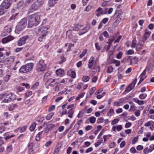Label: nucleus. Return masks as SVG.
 <instances>
[{
  "instance_id": "nucleus-1",
  "label": "nucleus",
  "mask_w": 154,
  "mask_h": 154,
  "mask_svg": "<svg viewBox=\"0 0 154 154\" xmlns=\"http://www.w3.org/2000/svg\"><path fill=\"white\" fill-rule=\"evenodd\" d=\"M45 0H36L30 7L28 13H32L37 11L43 5Z\"/></svg>"
},
{
  "instance_id": "nucleus-2",
  "label": "nucleus",
  "mask_w": 154,
  "mask_h": 154,
  "mask_svg": "<svg viewBox=\"0 0 154 154\" xmlns=\"http://www.w3.org/2000/svg\"><path fill=\"white\" fill-rule=\"evenodd\" d=\"M40 20L39 16L37 13L31 15L29 18L28 27H32L33 26H36L39 23Z\"/></svg>"
},
{
  "instance_id": "nucleus-3",
  "label": "nucleus",
  "mask_w": 154,
  "mask_h": 154,
  "mask_svg": "<svg viewBox=\"0 0 154 154\" xmlns=\"http://www.w3.org/2000/svg\"><path fill=\"white\" fill-rule=\"evenodd\" d=\"M49 26H41L39 28H37L35 29V32L37 34L41 35L38 39V41L41 42L44 37L46 35L48 31L47 30L49 28Z\"/></svg>"
},
{
  "instance_id": "nucleus-4",
  "label": "nucleus",
  "mask_w": 154,
  "mask_h": 154,
  "mask_svg": "<svg viewBox=\"0 0 154 154\" xmlns=\"http://www.w3.org/2000/svg\"><path fill=\"white\" fill-rule=\"evenodd\" d=\"M2 97V102L4 103H8L16 99L15 95L12 93L6 94L2 95H0V98Z\"/></svg>"
},
{
  "instance_id": "nucleus-5",
  "label": "nucleus",
  "mask_w": 154,
  "mask_h": 154,
  "mask_svg": "<svg viewBox=\"0 0 154 154\" xmlns=\"http://www.w3.org/2000/svg\"><path fill=\"white\" fill-rule=\"evenodd\" d=\"M33 66L32 63H30L22 66L19 69V72L21 73H26L31 71Z\"/></svg>"
},
{
  "instance_id": "nucleus-6",
  "label": "nucleus",
  "mask_w": 154,
  "mask_h": 154,
  "mask_svg": "<svg viewBox=\"0 0 154 154\" xmlns=\"http://www.w3.org/2000/svg\"><path fill=\"white\" fill-rule=\"evenodd\" d=\"M27 25V20L26 18H24L21 20L16 26V30L21 31L23 30Z\"/></svg>"
},
{
  "instance_id": "nucleus-7",
  "label": "nucleus",
  "mask_w": 154,
  "mask_h": 154,
  "mask_svg": "<svg viewBox=\"0 0 154 154\" xmlns=\"http://www.w3.org/2000/svg\"><path fill=\"white\" fill-rule=\"evenodd\" d=\"M46 67L44 61L43 60H40L36 66V70L38 72L44 71Z\"/></svg>"
},
{
  "instance_id": "nucleus-8",
  "label": "nucleus",
  "mask_w": 154,
  "mask_h": 154,
  "mask_svg": "<svg viewBox=\"0 0 154 154\" xmlns=\"http://www.w3.org/2000/svg\"><path fill=\"white\" fill-rule=\"evenodd\" d=\"M29 40V36L25 35L20 38L18 40L17 44L19 46H21L25 44Z\"/></svg>"
},
{
  "instance_id": "nucleus-9",
  "label": "nucleus",
  "mask_w": 154,
  "mask_h": 154,
  "mask_svg": "<svg viewBox=\"0 0 154 154\" xmlns=\"http://www.w3.org/2000/svg\"><path fill=\"white\" fill-rule=\"evenodd\" d=\"M12 2V1L10 0H4L1 5L8 9L11 5Z\"/></svg>"
},
{
  "instance_id": "nucleus-10",
  "label": "nucleus",
  "mask_w": 154,
  "mask_h": 154,
  "mask_svg": "<svg viewBox=\"0 0 154 154\" xmlns=\"http://www.w3.org/2000/svg\"><path fill=\"white\" fill-rule=\"evenodd\" d=\"M56 74L57 76L62 77L64 75V71L62 69H59L56 71Z\"/></svg>"
},
{
  "instance_id": "nucleus-11",
  "label": "nucleus",
  "mask_w": 154,
  "mask_h": 154,
  "mask_svg": "<svg viewBox=\"0 0 154 154\" xmlns=\"http://www.w3.org/2000/svg\"><path fill=\"white\" fill-rule=\"evenodd\" d=\"M94 63V58L91 57L89 59L88 65L89 68L92 69Z\"/></svg>"
},
{
  "instance_id": "nucleus-12",
  "label": "nucleus",
  "mask_w": 154,
  "mask_h": 154,
  "mask_svg": "<svg viewBox=\"0 0 154 154\" xmlns=\"http://www.w3.org/2000/svg\"><path fill=\"white\" fill-rule=\"evenodd\" d=\"M12 28L11 26H6L4 28L3 33L6 34L10 33L11 31Z\"/></svg>"
},
{
  "instance_id": "nucleus-13",
  "label": "nucleus",
  "mask_w": 154,
  "mask_h": 154,
  "mask_svg": "<svg viewBox=\"0 0 154 154\" xmlns=\"http://www.w3.org/2000/svg\"><path fill=\"white\" fill-rule=\"evenodd\" d=\"M122 126L121 125H119L117 126H113L112 129V130L115 132L116 131V129L118 131H121L122 129Z\"/></svg>"
},
{
  "instance_id": "nucleus-14",
  "label": "nucleus",
  "mask_w": 154,
  "mask_h": 154,
  "mask_svg": "<svg viewBox=\"0 0 154 154\" xmlns=\"http://www.w3.org/2000/svg\"><path fill=\"white\" fill-rule=\"evenodd\" d=\"M146 73V70L145 69L143 70L142 73L140 75V80L139 83L142 82L145 78V75Z\"/></svg>"
},
{
  "instance_id": "nucleus-15",
  "label": "nucleus",
  "mask_w": 154,
  "mask_h": 154,
  "mask_svg": "<svg viewBox=\"0 0 154 154\" xmlns=\"http://www.w3.org/2000/svg\"><path fill=\"white\" fill-rule=\"evenodd\" d=\"M144 43V42L140 41L139 43L137 44V51H139L140 49H142V47Z\"/></svg>"
},
{
  "instance_id": "nucleus-16",
  "label": "nucleus",
  "mask_w": 154,
  "mask_h": 154,
  "mask_svg": "<svg viewBox=\"0 0 154 154\" xmlns=\"http://www.w3.org/2000/svg\"><path fill=\"white\" fill-rule=\"evenodd\" d=\"M138 61V58L136 57H134L131 60L130 63L131 64H135L137 63Z\"/></svg>"
},
{
  "instance_id": "nucleus-17",
  "label": "nucleus",
  "mask_w": 154,
  "mask_h": 154,
  "mask_svg": "<svg viewBox=\"0 0 154 154\" xmlns=\"http://www.w3.org/2000/svg\"><path fill=\"white\" fill-rule=\"evenodd\" d=\"M88 31V30L86 27L83 28L82 27L79 33V35H82L86 32Z\"/></svg>"
},
{
  "instance_id": "nucleus-18",
  "label": "nucleus",
  "mask_w": 154,
  "mask_h": 154,
  "mask_svg": "<svg viewBox=\"0 0 154 154\" xmlns=\"http://www.w3.org/2000/svg\"><path fill=\"white\" fill-rule=\"evenodd\" d=\"M4 50V48H0V61L4 60L5 56L4 55L2 51Z\"/></svg>"
},
{
  "instance_id": "nucleus-19",
  "label": "nucleus",
  "mask_w": 154,
  "mask_h": 154,
  "mask_svg": "<svg viewBox=\"0 0 154 154\" xmlns=\"http://www.w3.org/2000/svg\"><path fill=\"white\" fill-rule=\"evenodd\" d=\"M2 5L0 6V16L3 14L4 13L7 11V10Z\"/></svg>"
},
{
  "instance_id": "nucleus-20",
  "label": "nucleus",
  "mask_w": 154,
  "mask_h": 154,
  "mask_svg": "<svg viewBox=\"0 0 154 154\" xmlns=\"http://www.w3.org/2000/svg\"><path fill=\"white\" fill-rule=\"evenodd\" d=\"M83 27V26L82 25H76L74 28L73 29V30L77 31L79 30H81L82 28Z\"/></svg>"
},
{
  "instance_id": "nucleus-21",
  "label": "nucleus",
  "mask_w": 154,
  "mask_h": 154,
  "mask_svg": "<svg viewBox=\"0 0 154 154\" xmlns=\"http://www.w3.org/2000/svg\"><path fill=\"white\" fill-rule=\"evenodd\" d=\"M20 66V62L18 61L16 63L14 67L12 68L11 69L14 70H16L17 69L18 67H19Z\"/></svg>"
},
{
  "instance_id": "nucleus-22",
  "label": "nucleus",
  "mask_w": 154,
  "mask_h": 154,
  "mask_svg": "<svg viewBox=\"0 0 154 154\" xmlns=\"http://www.w3.org/2000/svg\"><path fill=\"white\" fill-rule=\"evenodd\" d=\"M137 79H135L128 86L130 88H131V89H133L135 85V84L137 82Z\"/></svg>"
},
{
  "instance_id": "nucleus-23",
  "label": "nucleus",
  "mask_w": 154,
  "mask_h": 154,
  "mask_svg": "<svg viewBox=\"0 0 154 154\" xmlns=\"http://www.w3.org/2000/svg\"><path fill=\"white\" fill-rule=\"evenodd\" d=\"M74 112V111L72 109H71L68 112V116L70 118H72Z\"/></svg>"
},
{
  "instance_id": "nucleus-24",
  "label": "nucleus",
  "mask_w": 154,
  "mask_h": 154,
  "mask_svg": "<svg viewBox=\"0 0 154 154\" xmlns=\"http://www.w3.org/2000/svg\"><path fill=\"white\" fill-rule=\"evenodd\" d=\"M13 149V147L11 145H8L6 147V151L8 152H11Z\"/></svg>"
},
{
  "instance_id": "nucleus-25",
  "label": "nucleus",
  "mask_w": 154,
  "mask_h": 154,
  "mask_svg": "<svg viewBox=\"0 0 154 154\" xmlns=\"http://www.w3.org/2000/svg\"><path fill=\"white\" fill-rule=\"evenodd\" d=\"M57 1L56 0H49L48 2L50 6L52 7L56 4Z\"/></svg>"
},
{
  "instance_id": "nucleus-26",
  "label": "nucleus",
  "mask_w": 154,
  "mask_h": 154,
  "mask_svg": "<svg viewBox=\"0 0 154 154\" xmlns=\"http://www.w3.org/2000/svg\"><path fill=\"white\" fill-rule=\"evenodd\" d=\"M27 128L26 126H24L18 128L17 130H19L20 133H22L26 130Z\"/></svg>"
},
{
  "instance_id": "nucleus-27",
  "label": "nucleus",
  "mask_w": 154,
  "mask_h": 154,
  "mask_svg": "<svg viewBox=\"0 0 154 154\" xmlns=\"http://www.w3.org/2000/svg\"><path fill=\"white\" fill-rule=\"evenodd\" d=\"M11 76V74H7L4 78V80L6 82H7L9 79V78Z\"/></svg>"
},
{
  "instance_id": "nucleus-28",
  "label": "nucleus",
  "mask_w": 154,
  "mask_h": 154,
  "mask_svg": "<svg viewBox=\"0 0 154 154\" xmlns=\"http://www.w3.org/2000/svg\"><path fill=\"white\" fill-rule=\"evenodd\" d=\"M90 77L86 75H84L82 77V80L85 82H88L89 81Z\"/></svg>"
},
{
  "instance_id": "nucleus-29",
  "label": "nucleus",
  "mask_w": 154,
  "mask_h": 154,
  "mask_svg": "<svg viewBox=\"0 0 154 154\" xmlns=\"http://www.w3.org/2000/svg\"><path fill=\"white\" fill-rule=\"evenodd\" d=\"M114 113V111L113 109H111L108 112L107 115L108 116L111 117Z\"/></svg>"
},
{
  "instance_id": "nucleus-30",
  "label": "nucleus",
  "mask_w": 154,
  "mask_h": 154,
  "mask_svg": "<svg viewBox=\"0 0 154 154\" xmlns=\"http://www.w3.org/2000/svg\"><path fill=\"white\" fill-rule=\"evenodd\" d=\"M151 152V150L150 148L146 147L143 150V152L145 154H147L149 152Z\"/></svg>"
},
{
  "instance_id": "nucleus-31",
  "label": "nucleus",
  "mask_w": 154,
  "mask_h": 154,
  "mask_svg": "<svg viewBox=\"0 0 154 154\" xmlns=\"http://www.w3.org/2000/svg\"><path fill=\"white\" fill-rule=\"evenodd\" d=\"M136 39H134L132 41L131 45V47L132 48H134L136 47Z\"/></svg>"
},
{
  "instance_id": "nucleus-32",
  "label": "nucleus",
  "mask_w": 154,
  "mask_h": 154,
  "mask_svg": "<svg viewBox=\"0 0 154 154\" xmlns=\"http://www.w3.org/2000/svg\"><path fill=\"white\" fill-rule=\"evenodd\" d=\"M90 122L92 124L94 123L96 121V118L94 116H92L89 119Z\"/></svg>"
},
{
  "instance_id": "nucleus-33",
  "label": "nucleus",
  "mask_w": 154,
  "mask_h": 154,
  "mask_svg": "<svg viewBox=\"0 0 154 154\" xmlns=\"http://www.w3.org/2000/svg\"><path fill=\"white\" fill-rule=\"evenodd\" d=\"M54 114L53 112H51L47 116L46 119L48 120H50Z\"/></svg>"
},
{
  "instance_id": "nucleus-34",
  "label": "nucleus",
  "mask_w": 154,
  "mask_h": 154,
  "mask_svg": "<svg viewBox=\"0 0 154 154\" xmlns=\"http://www.w3.org/2000/svg\"><path fill=\"white\" fill-rule=\"evenodd\" d=\"M36 125V124L34 122L31 125L29 128V130L31 131H32L34 130L35 128Z\"/></svg>"
},
{
  "instance_id": "nucleus-35",
  "label": "nucleus",
  "mask_w": 154,
  "mask_h": 154,
  "mask_svg": "<svg viewBox=\"0 0 154 154\" xmlns=\"http://www.w3.org/2000/svg\"><path fill=\"white\" fill-rule=\"evenodd\" d=\"M132 90V89H131V88H130L129 86H128L125 90L124 92L123 93V94H126Z\"/></svg>"
},
{
  "instance_id": "nucleus-36",
  "label": "nucleus",
  "mask_w": 154,
  "mask_h": 154,
  "mask_svg": "<svg viewBox=\"0 0 154 154\" xmlns=\"http://www.w3.org/2000/svg\"><path fill=\"white\" fill-rule=\"evenodd\" d=\"M61 148V146H59L57 148H56L54 150V154H57L59 152Z\"/></svg>"
},
{
  "instance_id": "nucleus-37",
  "label": "nucleus",
  "mask_w": 154,
  "mask_h": 154,
  "mask_svg": "<svg viewBox=\"0 0 154 154\" xmlns=\"http://www.w3.org/2000/svg\"><path fill=\"white\" fill-rule=\"evenodd\" d=\"M17 106L16 104H14L11 105L10 106L9 108L8 109L10 111H12L16 108Z\"/></svg>"
},
{
  "instance_id": "nucleus-38",
  "label": "nucleus",
  "mask_w": 154,
  "mask_h": 154,
  "mask_svg": "<svg viewBox=\"0 0 154 154\" xmlns=\"http://www.w3.org/2000/svg\"><path fill=\"white\" fill-rule=\"evenodd\" d=\"M113 70V68L111 66H109L108 67L107 72L108 73H110L112 72Z\"/></svg>"
},
{
  "instance_id": "nucleus-39",
  "label": "nucleus",
  "mask_w": 154,
  "mask_h": 154,
  "mask_svg": "<svg viewBox=\"0 0 154 154\" xmlns=\"http://www.w3.org/2000/svg\"><path fill=\"white\" fill-rule=\"evenodd\" d=\"M39 85V82H36L33 86H32L31 89L32 90H34L36 89L37 87Z\"/></svg>"
},
{
  "instance_id": "nucleus-40",
  "label": "nucleus",
  "mask_w": 154,
  "mask_h": 154,
  "mask_svg": "<svg viewBox=\"0 0 154 154\" xmlns=\"http://www.w3.org/2000/svg\"><path fill=\"white\" fill-rule=\"evenodd\" d=\"M18 14V12H16L14 14H13L12 16L10 17V20H14L15 19L16 17Z\"/></svg>"
},
{
  "instance_id": "nucleus-41",
  "label": "nucleus",
  "mask_w": 154,
  "mask_h": 154,
  "mask_svg": "<svg viewBox=\"0 0 154 154\" xmlns=\"http://www.w3.org/2000/svg\"><path fill=\"white\" fill-rule=\"evenodd\" d=\"M45 126L48 127L49 129L52 128L54 127V125L52 124H47L45 123Z\"/></svg>"
},
{
  "instance_id": "nucleus-42",
  "label": "nucleus",
  "mask_w": 154,
  "mask_h": 154,
  "mask_svg": "<svg viewBox=\"0 0 154 154\" xmlns=\"http://www.w3.org/2000/svg\"><path fill=\"white\" fill-rule=\"evenodd\" d=\"M147 96L146 94H141L139 96V97L141 99H144L146 98Z\"/></svg>"
},
{
  "instance_id": "nucleus-43",
  "label": "nucleus",
  "mask_w": 154,
  "mask_h": 154,
  "mask_svg": "<svg viewBox=\"0 0 154 154\" xmlns=\"http://www.w3.org/2000/svg\"><path fill=\"white\" fill-rule=\"evenodd\" d=\"M113 63L115 64L116 66H118L120 65V62L119 61L115 60L113 62Z\"/></svg>"
},
{
  "instance_id": "nucleus-44",
  "label": "nucleus",
  "mask_w": 154,
  "mask_h": 154,
  "mask_svg": "<svg viewBox=\"0 0 154 154\" xmlns=\"http://www.w3.org/2000/svg\"><path fill=\"white\" fill-rule=\"evenodd\" d=\"M115 38V37L114 36H113L112 38H110V39L107 42V43L111 45L113 42L114 41Z\"/></svg>"
},
{
  "instance_id": "nucleus-45",
  "label": "nucleus",
  "mask_w": 154,
  "mask_h": 154,
  "mask_svg": "<svg viewBox=\"0 0 154 154\" xmlns=\"http://www.w3.org/2000/svg\"><path fill=\"white\" fill-rule=\"evenodd\" d=\"M96 90V88L95 87H93L91 88L89 91V93L90 95H91L94 93V91Z\"/></svg>"
},
{
  "instance_id": "nucleus-46",
  "label": "nucleus",
  "mask_w": 154,
  "mask_h": 154,
  "mask_svg": "<svg viewBox=\"0 0 154 154\" xmlns=\"http://www.w3.org/2000/svg\"><path fill=\"white\" fill-rule=\"evenodd\" d=\"M137 107L134 105H131V106L130 109H129V111H134L136 109Z\"/></svg>"
},
{
  "instance_id": "nucleus-47",
  "label": "nucleus",
  "mask_w": 154,
  "mask_h": 154,
  "mask_svg": "<svg viewBox=\"0 0 154 154\" xmlns=\"http://www.w3.org/2000/svg\"><path fill=\"white\" fill-rule=\"evenodd\" d=\"M32 91H29L25 94V95L26 97H27L30 96L32 95Z\"/></svg>"
},
{
  "instance_id": "nucleus-48",
  "label": "nucleus",
  "mask_w": 154,
  "mask_h": 154,
  "mask_svg": "<svg viewBox=\"0 0 154 154\" xmlns=\"http://www.w3.org/2000/svg\"><path fill=\"white\" fill-rule=\"evenodd\" d=\"M119 120L117 119H115L112 121L111 122L112 125H114L118 122Z\"/></svg>"
},
{
  "instance_id": "nucleus-49",
  "label": "nucleus",
  "mask_w": 154,
  "mask_h": 154,
  "mask_svg": "<svg viewBox=\"0 0 154 154\" xmlns=\"http://www.w3.org/2000/svg\"><path fill=\"white\" fill-rule=\"evenodd\" d=\"M122 54H123V53H122V51L119 52L117 55L116 57H117V58H118V59H120L122 56Z\"/></svg>"
},
{
  "instance_id": "nucleus-50",
  "label": "nucleus",
  "mask_w": 154,
  "mask_h": 154,
  "mask_svg": "<svg viewBox=\"0 0 154 154\" xmlns=\"http://www.w3.org/2000/svg\"><path fill=\"white\" fill-rule=\"evenodd\" d=\"M87 52V50L86 49L85 50L83 51L82 53L80 55V57L82 58L84 57L85 55L86 54Z\"/></svg>"
},
{
  "instance_id": "nucleus-51",
  "label": "nucleus",
  "mask_w": 154,
  "mask_h": 154,
  "mask_svg": "<svg viewBox=\"0 0 154 154\" xmlns=\"http://www.w3.org/2000/svg\"><path fill=\"white\" fill-rule=\"evenodd\" d=\"M8 42L7 37L3 38L2 40V42L3 44L6 43Z\"/></svg>"
},
{
  "instance_id": "nucleus-52",
  "label": "nucleus",
  "mask_w": 154,
  "mask_h": 154,
  "mask_svg": "<svg viewBox=\"0 0 154 154\" xmlns=\"http://www.w3.org/2000/svg\"><path fill=\"white\" fill-rule=\"evenodd\" d=\"M55 79H53L52 81H50L51 82L50 83H49L48 85L50 86H52L53 87L54 85V84L55 83H54V82H55Z\"/></svg>"
},
{
  "instance_id": "nucleus-53",
  "label": "nucleus",
  "mask_w": 154,
  "mask_h": 154,
  "mask_svg": "<svg viewBox=\"0 0 154 154\" xmlns=\"http://www.w3.org/2000/svg\"><path fill=\"white\" fill-rule=\"evenodd\" d=\"M102 35L104 37L106 38H108L109 37V35L108 32L106 31H105L103 32L102 34Z\"/></svg>"
},
{
  "instance_id": "nucleus-54",
  "label": "nucleus",
  "mask_w": 154,
  "mask_h": 154,
  "mask_svg": "<svg viewBox=\"0 0 154 154\" xmlns=\"http://www.w3.org/2000/svg\"><path fill=\"white\" fill-rule=\"evenodd\" d=\"M98 79V77L97 76H94L93 77L92 79V82H96Z\"/></svg>"
},
{
  "instance_id": "nucleus-55",
  "label": "nucleus",
  "mask_w": 154,
  "mask_h": 154,
  "mask_svg": "<svg viewBox=\"0 0 154 154\" xmlns=\"http://www.w3.org/2000/svg\"><path fill=\"white\" fill-rule=\"evenodd\" d=\"M95 46L96 48L99 51L101 49V48L100 46L99 45V44L98 43H96L95 44Z\"/></svg>"
},
{
  "instance_id": "nucleus-56",
  "label": "nucleus",
  "mask_w": 154,
  "mask_h": 154,
  "mask_svg": "<svg viewBox=\"0 0 154 154\" xmlns=\"http://www.w3.org/2000/svg\"><path fill=\"white\" fill-rule=\"evenodd\" d=\"M140 111L139 110H137L134 112L135 115L137 116H139L140 115Z\"/></svg>"
},
{
  "instance_id": "nucleus-57",
  "label": "nucleus",
  "mask_w": 154,
  "mask_h": 154,
  "mask_svg": "<svg viewBox=\"0 0 154 154\" xmlns=\"http://www.w3.org/2000/svg\"><path fill=\"white\" fill-rule=\"evenodd\" d=\"M103 141L102 140H101V141H98L97 143H94V145L95 147H97L99 146L101 143V142Z\"/></svg>"
},
{
  "instance_id": "nucleus-58",
  "label": "nucleus",
  "mask_w": 154,
  "mask_h": 154,
  "mask_svg": "<svg viewBox=\"0 0 154 154\" xmlns=\"http://www.w3.org/2000/svg\"><path fill=\"white\" fill-rule=\"evenodd\" d=\"M71 77L73 78H75L76 77V74L75 72L74 71H72L71 73Z\"/></svg>"
},
{
  "instance_id": "nucleus-59",
  "label": "nucleus",
  "mask_w": 154,
  "mask_h": 154,
  "mask_svg": "<svg viewBox=\"0 0 154 154\" xmlns=\"http://www.w3.org/2000/svg\"><path fill=\"white\" fill-rule=\"evenodd\" d=\"M131 125V123L130 122H128L125 125V127L126 128H127L130 127Z\"/></svg>"
},
{
  "instance_id": "nucleus-60",
  "label": "nucleus",
  "mask_w": 154,
  "mask_h": 154,
  "mask_svg": "<svg viewBox=\"0 0 154 154\" xmlns=\"http://www.w3.org/2000/svg\"><path fill=\"white\" fill-rule=\"evenodd\" d=\"M134 53V51L133 50L130 49L127 51L128 54H132Z\"/></svg>"
},
{
  "instance_id": "nucleus-61",
  "label": "nucleus",
  "mask_w": 154,
  "mask_h": 154,
  "mask_svg": "<svg viewBox=\"0 0 154 154\" xmlns=\"http://www.w3.org/2000/svg\"><path fill=\"white\" fill-rule=\"evenodd\" d=\"M84 96V94H83L79 95L76 98V100L79 99L80 98H82Z\"/></svg>"
},
{
  "instance_id": "nucleus-62",
  "label": "nucleus",
  "mask_w": 154,
  "mask_h": 154,
  "mask_svg": "<svg viewBox=\"0 0 154 154\" xmlns=\"http://www.w3.org/2000/svg\"><path fill=\"white\" fill-rule=\"evenodd\" d=\"M104 119L102 118H99L97 120L98 123H101L103 122Z\"/></svg>"
},
{
  "instance_id": "nucleus-63",
  "label": "nucleus",
  "mask_w": 154,
  "mask_h": 154,
  "mask_svg": "<svg viewBox=\"0 0 154 154\" xmlns=\"http://www.w3.org/2000/svg\"><path fill=\"white\" fill-rule=\"evenodd\" d=\"M72 150V148L71 147H69L67 149V153L68 154H70Z\"/></svg>"
},
{
  "instance_id": "nucleus-64",
  "label": "nucleus",
  "mask_w": 154,
  "mask_h": 154,
  "mask_svg": "<svg viewBox=\"0 0 154 154\" xmlns=\"http://www.w3.org/2000/svg\"><path fill=\"white\" fill-rule=\"evenodd\" d=\"M91 8V5H88L86 7L84 11H88L90 10Z\"/></svg>"
}]
</instances>
